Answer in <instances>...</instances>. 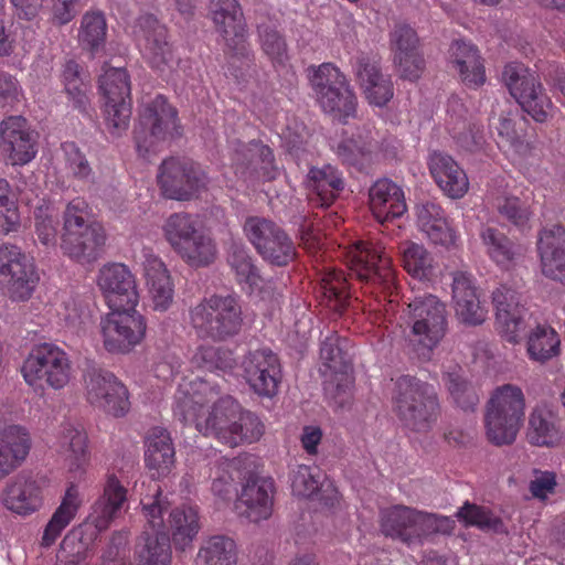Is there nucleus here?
Instances as JSON below:
<instances>
[{"mask_svg": "<svg viewBox=\"0 0 565 565\" xmlns=\"http://www.w3.org/2000/svg\"><path fill=\"white\" fill-rule=\"evenodd\" d=\"M448 61L459 73L462 83L477 88L486 82V73L479 50L463 40H455L448 50Z\"/></svg>", "mask_w": 565, "mask_h": 565, "instance_id": "72a5a7b5", "label": "nucleus"}, {"mask_svg": "<svg viewBox=\"0 0 565 565\" xmlns=\"http://www.w3.org/2000/svg\"><path fill=\"white\" fill-rule=\"evenodd\" d=\"M411 544L422 542L434 534H450L454 530V522L447 516L426 513L415 510Z\"/></svg>", "mask_w": 565, "mask_h": 565, "instance_id": "052dcab7", "label": "nucleus"}, {"mask_svg": "<svg viewBox=\"0 0 565 565\" xmlns=\"http://www.w3.org/2000/svg\"><path fill=\"white\" fill-rule=\"evenodd\" d=\"M443 381L452 402L459 408L465 412L475 411L480 401L479 392L461 366L455 365L445 371Z\"/></svg>", "mask_w": 565, "mask_h": 565, "instance_id": "a19ab883", "label": "nucleus"}, {"mask_svg": "<svg viewBox=\"0 0 565 565\" xmlns=\"http://www.w3.org/2000/svg\"><path fill=\"white\" fill-rule=\"evenodd\" d=\"M542 275L565 286V227L552 225L539 232L536 243Z\"/></svg>", "mask_w": 565, "mask_h": 565, "instance_id": "b1692460", "label": "nucleus"}, {"mask_svg": "<svg viewBox=\"0 0 565 565\" xmlns=\"http://www.w3.org/2000/svg\"><path fill=\"white\" fill-rule=\"evenodd\" d=\"M394 399L397 417L415 433L431 430L441 414L436 387L415 376L403 375L397 379Z\"/></svg>", "mask_w": 565, "mask_h": 565, "instance_id": "7ed1b4c3", "label": "nucleus"}, {"mask_svg": "<svg viewBox=\"0 0 565 565\" xmlns=\"http://www.w3.org/2000/svg\"><path fill=\"white\" fill-rule=\"evenodd\" d=\"M157 182L166 199L190 201L206 188L209 179L195 162L185 158L169 157L159 166Z\"/></svg>", "mask_w": 565, "mask_h": 565, "instance_id": "4468645a", "label": "nucleus"}, {"mask_svg": "<svg viewBox=\"0 0 565 565\" xmlns=\"http://www.w3.org/2000/svg\"><path fill=\"white\" fill-rule=\"evenodd\" d=\"M0 499L8 510L20 515H29L42 505L40 486L25 473H19L7 483Z\"/></svg>", "mask_w": 565, "mask_h": 565, "instance_id": "2f4dec72", "label": "nucleus"}, {"mask_svg": "<svg viewBox=\"0 0 565 565\" xmlns=\"http://www.w3.org/2000/svg\"><path fill=\"white\" fill-rule=\"evenodd\" d=\"M429 171L440 190L451 199L462 198L469 181L466 172L449 154L434 151L429 156Z\"/></svg>", "mask_w": 565, "mask_h": 565, "instance_id": "7c9ffc66", "label": "nucleus"}, {"mask_svg": "<svg viewBox=\"0 0 565 565\" xmlns=\"http://www.w3.org/2000/svg\"><path fill=\"white\" fill-rule=\"evenodd\" d=\"M527 440L534 446H553L559 439V433L550 412L535 409L529 419Z\"/></svg>", "mask_w": 565, "mask_h": 565, "instance_id": "13d9d810", "label": "nucleus"}, {"mask_svg": "<svg viewBox=\"0 0 565 565\" xmlns=\"http://www.w3.org/2000/svg\"><path fill=\"white\" fill-rule=\"evenodd\" d=\"M525 397L512 384L497 387L486 406L484 428L488 440L494 446L512 445L524 420Z\"/></svg>", "mask_w": 565, "mask_h": 565, "instance_id": "39448f33", "label": "nucleus"}, {"mask_svg": "<svg viewBox=\"0 0 565 565\" xmlns=\"http://www.w3.org/2000/svg\"><path fill=\"white\" fill-rule=\"evenodd\" d=\"M97 285L111 310L132 309L138 303L135 276L124 264L104 265L98 271Z\"/></svg>", "mask_w": 565, "mask_h": 565, "instance_id": "4be33fe9", "label": "nucleus"}, {"mask_svg": "<svg viewBox=\"0 0 565 565\" xmlns=\"http://www.w3.org/2000/svg\"><path fill=\"white\" fill-rule=\"evenodd\" d=\"M310 84L317 102L324 113L331 114L342 124L356 115V96L345 76L338 67L324 63L317 68L311 67Z\"/></svg>", "mask_w": 565, "mask_h": 565, "instance_id": "9d476101", "label": "nucleus"}, {"mask_svg": "<svg viewBox=\"0 0 565 565\" xmlns=\"http://www.w3.org/2000/svg\"><path fill=\"white\" fill-rule=\"evenodd\" d=\"M66 169L72 177L85 183L95 184L96 177L85 153L74 141H65L61 145Z\"/></svg>", "mask_w": 565, "mask_h": 565, "instance_id": "680f3d73", "label": "nucleus"}, {"mask_svg": "<svg viewBox=\"0 0 565 565\" xmlns=\"http://www.w3.org/2000/svg\"><path fill=\"white\" fill-rule=\"evenodd\" d=\"M350 277L379 286L383 292L392 295L397 288L395 271L390 258L383 256L369 244L360 242L351 252Z\"/></svg>", "mask_w": 565, "mask_h": 565, "instance_id": "6ab92c4d", "label": "nucleus"}, {"mask_svg": "<svg viewBox=\"0 0 565 565\" xmlns=\"http://www.w3.org/2000/svg\"><path fill=\"white\" fill-rule=\"evenodd\" d=\"M237 546L235 541L224 534L203 539L195 556L196 565H236Z\"/></svg>", "mask_w": 565, "mask_h": 565, "instance_id": "ea45409f", "label": "nucleus"}, {"mask_svg": "<svg viewBox=\"0 0 565 565\" xmlns=\"http://www.w3.org/2000/svg\"><path fill=\"white\" fill-rule=\"evenodd\" d=\"M188 265L192 267H205L216 258V245L214 241L198 231L174 250Z\"/></svg>", "mask_w": 565, "mask_h": 565, "instance_id": "49530a36", "label": "nucleus"}, {"mask_svg": "<svg viewBox=\"0 0 565 565\" xmlns=\"http://www.w3.org/2000/svg\"><path fill=\"white\" fill-rule=\"evenodd\" d=\"M274 483L270 479H248L236 502V510L250 522L270 516L273 510Z\"/></svg>", "mask_w": 565, "mask_h": 565, "instance_id": "c756f323", "label": "nucleus"}, {"mask_svg": "<svg viewBox=\"0 0 565 565\" xmlns=\"http://www.w3.org/2000/svg\"><path fill=\"white\" fill-rule=\"evenodd\" d=\"M145 276L153 310L167 311L173 302L174 290L164 264L157 257H148Z\"/></svg>", "mask_w": 565, "mask_h": 565, "instance_id": "e433bc0d", "label": "nucleus"}, {"mask_svg": "<svg viewBox=\"0 0 565 565\" xmlns=\"http://www.w3.org/2000/svg\"><path fill=\"white\" fill-rule=\"evenodd\" d=\"M495 319L500 333L510 343H518L526 329L527 310L521 305V296L504 285L492 292Z\"/></svg>", "mask_w": 565, "mask_h": 565, "instance_id": "5701e85b", "label": "nucleus"}, {"mask_svg": "<svg viewBox=\"0 0 565 565\" xmlns=\"http://www.w3.org/2000/svg\"><path fill=\"white\" fill-rule=\"evenodd\" d=\"M212 15L216 30L225 42L224 54L228 71L238 77L237 70L248 66L253 56L243 10L237 0H217Z\"/></svg>", "mask_w": 565, "mask_h": 565, "instance_id": "1a4fd4ad", "label": "nucleus"}, {"mask_svg": "<svg viewBox=\"0 0 565 565\" xmlns=\"http://www.w3.org/2000/svg\"><path fill=\"white\" fill-rule=\"evenodd\" d=\"M355 75L371 105L383 107L392 99L393 84L391 78L382 73L377 55L367 53L358 55Z\"/></svg>", "mask_w": 565, "mask_h": 565, "instance_id": "a878e982", "label": "nucleus"}, {"mask_svg": "<svg viewBox=\"0 0 565 565\" xmlns=\"http://www.w3.org/2000/svg\"><path fill=\"white\" fill-rule=\"evenodd\" d=\"M218 415L216 423L204 424V430L230 447L242 443L258 440L264 434V424L249 411H243L239 404L231 396L218 398Z\"/></svg>", "mask_w": 565, "mask_h": 565, "instance_id": "9b49d317", "label": "nucleus"}, {"mask_svg": "<svg viewBox=\"0 0 565 565\" xmlns=\"http://www.w3.org/2000/svg\"><path fill=\"white\" fill-rule=\"evenodd\" d=\"M561 339L550 326L537 324L527 337V353L531 360L544 363L559 353Z\"/></svg>", "mask_w": 565, "mask_h": 565, "instance_id": "603ef678", "label": "nucleus"}, {"mask_svg": "<svg viewBox=\"0 0 565 565\" xmlns=\"http://www.w3.org/2000/svg\"><path fill=\"white\" fill-rule=\"evenodd\" d=\"M243 375L259 396L273 397L281 382L279 358L268 348L249 351L242 361Z\"/></svg>", "mask_w": 565, "mask_h": 565, "instance_id": "aec40b11", "label": "nucleus"}, {"mask_svg": "<svg viewBox=\"0 0 565 565\" xmlns=\"http://www.w3.org/2000/svg\"><path fill=\"white\" fill-rule=\"evenodd\" d=\"M135 33L145 43V52L153 68L162 70L172 58L168 30L152 14L138 18Z\"/></svg>", "mask_w": 565, "mask_h": 565, "instance_id": "bb28decb", "label": "nucleus"}, {"mask_svg": "<svg viewBox=\"0 0 565 565\" xmlns=\"http://www.w3.org/2000/svg\"><path fill=\"white\" fill-rule=\"evenodd\" d=\"M227 263L235 273L238 285H246L250 291L262 281L257 267L246 247L233 243L227 253Z\"/></svg>", "mask_w": 565, "mask_h": 565, "instance_id": "6e6d98bb", "label": "nucleus"}, {"mask_svg": "<svg viewBox=\"0 0 565 565\" xmlns=\"http://www.w3.org/2000/svg\"><path fill=\"white\" fill-rule=\"evenodd\" d=\"M31 447L29 433L20 425H7L0 413V480L15 470Z\"/></svg>", "mask_w": 565, "mask_h": 565, "instance_id": "c85d7f7f", "label": "nucleus"}, {"mask_svg": "<svg viewBox=\"0 0 565 565\" xmlns=\"http://www.w3.org/2000/svg\"><path fill=\"white\" fill-rule=\"evenodd\" d=\"M416 210L418 227L431 243L443 246L455 244V232L449 226L445 211L439 204L427 201Z\"/></svg>", "mask_w": 565, "mask_h": 565, "instance_id": "4c0bfd02", "label": "nucleus"}, {"mask_svg": "<svg viewBox=\"0 0 565 565\" xmlns=\"http://www.w3.org/2000/svg\"><path fill=\"white\" fill-rule=\"evenodd\" d=\"M126 501V488L116 476H109L103 494L92 508L88 522L73 527L64 536L58 556L61 562L64 565H82L97 533L108 529L120 516Z\"/></svg>", "mask_w": 565, "mask_h": 565, "instance_id": "f257e3e1", "label": "nucleus"}, {"mask_svg": "<svg viewBox=\"0 0 565 565\" xmlns=\"http://www.w3.org/2000/svg\"><path fill=\"white\" fill-rule=\"evenodd\" d=\"M198 231L199 228L193 217L183 212L171 214L163 225L164 237L173 250L180 247Z\"/></svg>", "mask_w": 565, "mask_h": 565, "instance_id": "0e129e2a", "label": "nucleus"}, {"mask_svg": "<svg viewBox=\"0 0 565 565\" xmlns=\"http://www.w3.org/2000/svg\"><path fill=\"white\" fill-rule=\"evenodd\" d=\"M480 238L487 255L502 269H512L524 257V247L495 227H483L480 231Z\"/></svg>", "mask_w": 565, "mask_h": 565, "instance_id": "f704fd0d", "label": "nucleus"}, {"mask_svg": "<svg viewBox=\"0 0 565 565\" xmlns=\"http://www.w3.org/2000/svg\"><path fill=\"white\" fill-rule=\"evenodd\" d=\"M87 204L83 199L72 200L64 211V225L61 248L70 258L90 264L104 250L106 233L96 222L87 221Z\"/></svg>", "mask_w": 565, "mask_h": 565, "instance_id": "20e7f679", "label": "nucleus"}, {"mask_svg": "<svg viewBox=\"0 0 565 565\" xmlns=\"http://www.w3.org/2000/svg\"><path fill=\"white\" fill-rule=\"evenodd\" d=\"M414 515H416L415 509L405 505L382 510L380 513L382 533L411 544Z\"/></svg>", "mask_w": 565, "mask_h": 565, "instance_id": "8fccbe9b", "label": "nucleus"}, {"mask_svg": "<svg viewBox=\"0 0 565 565\" xmlns=\"http://www.w3.org/2000/svg\"><path fill=\"white\" fill-rule=\"evenodd\" d=\"M495 210L502 218L519 230L524 231L530 227L532 212L520 198L514 195L497 198Z\"/></svg>", "mask_w": 565, "mask_h": 565, "instance_id": "e2e57ef3", "label": "nucleus"}, {"mask_svg": "<svg viewBox=\"0 0 565 565\" xmlns=\"http://www.w3.org/2000/svg\"><path fill=\"white\" fill-rule=\"evenodd\" d=\"M193 366L202 371L231 373L237 365L234 351L213 344L199 345L191 359Z\"/></svg>", "mask_w": 565, "mask_h": 565, "instance_id": "a18cd8bd", "label": "nucleus"}, {"mask_svg": "<svg viewBox=\"0 0 565 565\" xmlns=\"http://www.w3.org/2000/svg\"><path fill=\"white\" fill-rule=\"evenodd\" d=\"M258 40L263 52L274 64L282 65L288 58V45L278 25L271 19L257 24Z\"/></svg>", "mask_w": 565, "mask_h": 565, "instance_id": "864d4df0", "label": "nucleus"}, {"mask_svg": "<svg viewBox=\"0 0 565 565\" xmlns=\"http://www.w3.org/2000/svg\"><path fill=\"white\" fill-rule=\"evenodd\" d=\"M21 372L25 382L34 387L47 386L60 390L71 376L67 354L51 343L35 345L25 359Z\"/></svg>", "mask_w": 565, "mask_h": 565, "instance_id": "ddd939ff", "label": "nucleus"}, {"mask_svg": "<svg viewBox=\"0 0 565 565\" xmlns=\"http://www.w3.org/2000/svg\"><path fill=\"white\" fill-rule=\"evenodd\" d=\"M175 451L170 434L162 428H153L146 440L145 461L153 478L170 473L175 461Z\"/></svg>", "mask_w": 565, "mask_h": 565, "instance_id": "c9c22d12", "label": "nucleus"}, {"mask_svg": "<svg viewBox=\"0 0 565 565\" xmlns=\"http://www.w3.org/2000/svg\"><path fill=\"white\" fill-rule=\"evenodd\" d=\"M143 545L139 551L142 565H170V541L164 534L142 535Z\"/></svg>", "mask_w": 565, "mask_h": 565, "instance_id": "69168bd1", "label": "nucleus"}, {"mask_svg": "<svg viewBox=\"0 0 565 565\" xmlns=\"http://www.w3.org/2000/svg\"><path fill=\"white\" fill-rule=\"evenodd\" d=\"M351 343L345 337L331 332L321 342L320 358L334 374H348L352 367Z\"/></svg>", "mask_w": 565, "mask_h": 565, "instance_id": "c03bdc74", "label": "nucleus"}, {"mask_svg": "<svg viewBox=\"0 0 565 565\" xmlns=\"http://www.w3.org/2000/svg\"><path fill=\"white\" fill-rule=\"evenodd\" d=\"M189 319L198 338L225 342L237 337L244 327L241 297L232 294H212L189 310Z\"/></svg>", "mask_w": 565, "mask_h": 565, "instance_id": "f03ea898", "label": "nucleus"}, {"mask_svg": "<svg viewBox=\"0 0 565 565\" xmlns=\"http://www.w3.org/2000/svg\"><path fill=\"white\" fill-rule=\"evenodd\" d=\"M172 542L177 550L184 551L191 546L201 530L198 508L182 505L170 513Z\"/></svg>", "mask_w": 565, "mask_h": 565, "instance_id": "79ce46f5", "label": "nucleus"}, {"mask_svg": "<svg viewBox=\"0 0 565 565\" xmlns=\"http://www.w3.org/2000/svg\"><path fill=\"white\" fill-rule=\"evenodd\" d=\"M411 328L408 341L422 360H429L434 348L444 338L447 327L446 306L434 295L416 297L405 310Z\"/></svg>", "mask_w": 565, "mask_h": 565, "instance_id": "6e6552de", "label": "nucleus"}, {"mask_svg": "<svg viewBox=\"0 0 565 565\" xmlns=\"http://www.w3.org/2000/svg\"><path fill=\"white\" fill-rule=\"evenodd\" d=\"M87 401L114 417L125 416L130 402L127 387L111 372L88 367L84 374Z\"/></svg>", "mask_w": 565, "mask_h": 565, "instance_id": "dca6fc26", "label": "nucleus"}, {"mask_svg": "<svg viewBox=\"0 0 565 565\" xmlns=\"http://www.w3.org/2000/svg\"><path fill=\"white\" fill-rule=\"evenodd\" d=\"M308 183L320 198L322 205H330L344 189L342 174L330 164L311 168L308 173Z\"/></svg>", "mask_w": 565, "mask_h": 565, "instance_id": "de8ad7c7", "label": "nucleus"}, {"mask_svg": "<svg viewBox=\"0 0 565 565\" xmlns=\"http://www.w3.org/2000/svg\"><path fill=\"white\" fill-rule=\"evenodd\" d=\"M99 89L105 103L131 102L130 79L124 67H109L99 77Z\"/></svg>", "mask_w": 565, "mask_h": 565, "instance_id": "bf43d9fd", "label": "nucleus"}, {"mask_svg": "<svg viewBox=\"0 0 565 565\" xmlns=\"http://www.w3.org/2000/svg\"><path fill=\"white\" fill-rule=\"evenodd\" d=\"M62 82L73 107L82 113H88L90 104L87 92L89 86L83 76L81 65L76 61L68 60L63 65Z\"/></svg>", "mask_w": 565, "mask_h": 565, "instance_id": "3c124183", "label": "nucleus"}, {"mask_svg": "<svg viewBox=\"0 0 565 565\" xmlns=\"http://www.w3.org/2000/svg\"><path fill=\"white\" fill-rule=\"evenodd\" d=\"M0 147L12 164L29 163L36 154V140L22 116H10L0 124Z\"/></svg>", "mask_w": 565, "mask_h": 565, "instance_id": "393cba45", "label": "nucleus"}, {"mask_svg": "<svg viewBox=\"0 0 565 565\" xmlns=\"http://www.w3.org/2000/svg\"><path fill=\"white\" fill-rule=\"evenodd\" d=\"M243 230L249 243L266 263L286 267L295 260L297 250L294 241L274 221L260 216H248Z\"/></svg>", "mask_w": 565, "mask_h": 565, "instance_id": "f8f14e48", "label": "nucleus"}, {"mask_svg": "<svg viewBox=\"0 0 565 565\" xmlns=\"http://www.w3.org/2000/svg\"><path fill=\"white\" fill-rule=\"evenodd\" d=\"M174 136H180L177 108L163 95L145 102L134 128L138 156L150 160L159 151L160 145Z\"/></svg>", "mask_w": 565, "mask_h": 565, "instance_id": "0eeeda50", "label": "nucleus"}, {"mask_svg": "<svg viewBox=\"0 0 565 565\" xmlns=\"http://www.w3.org/2000/svg\"><path fill=\"white\" fill-rule=\"evenodd\" d=\"M60 447L70 462V470L82 472L88 462L86 433L71 424L64 425L60 437Z\"/></svg>", "mask_w": 565, "mask_h": 565, "instance_id": "09e8293b", "label": "nucleus"}, {"mask_svg": "<svg viewBox=\"0 0 565 565\" xmlns=\"http://www.w3.org/2000/svg\"><path fill=\"white\" fill-rule=\"evenodd\" d=\"M78 488L71 483L65 491L61 504L49 520L42 535L41 545L50 547L75 518L81 505Z\"/></svg>", "mask_w": 565, "mask_h": 565, "instance_id": "58836bf2", "label": "nucleus"}, {"mask_svg": "<svg viewBox=\"0 0 565 565\" xmlns=\"http://www.w3.org/2000/svg\"><path fill=\"white\" fill-rule=\"evenodd\" d=\"M369 198L371 211L381 223L401 217L407 210L403 190L388 179L377 180Z\"/></svg>", "mask_w": 565, "mask_h": 565, "instance_id": "473e14b6", "label": "nucleus"}, {"mask_svg": "<svg viewBox=\"0 0 565 565\" xmlns=\"http://www.w3.org/2000/svg\"><path fill=\"white\" fill-rule=\"evenodd\" d=\"M104 347L111 353H127L141 342L147 324L135 308L111 310L102 321Z\"/></svg>", "mask_w": 565, "mask_h": 565, "instance_id": "f3484780", "label": "nucleus"}, {"mask_svg": "<svg viewBox=\"0 0 565 565\" xmlns=\"http://www.w3.org/2000/svg\"><path fill=\"white\" fill-rule=\"evenodd\" d=\"M0 276L7 281L10 297L19 301L31 297L40 279L32 259L11 244L0 245Z\"/></svg>", "mask_w": 565, "mask_h": 565, "instance_id": "a211bd4d", "label": "nucleus"}, {"mask_svg": "<svg viewBox=\"0 0 565 565\" xmlns=\"http://www.w3.org/2000/svg\"><path fill=\"white\" fill-rule=\"evenodd\" d=\"M322 475L317 467L298 466L291 475V489L294 494L303 498L318 495L323 487Z\"/></svg>", "mask_w": 565, "mask_h": 565, "instance_id": "338daca9", "label": "nucleus"}, {"mask_svg": "<svg viewBox=\"0 0 565 565\" xmlns=\"http://www.w3.org/2000/svg\"><path fill=\"white\" fill-rule=\"evenodd\" d=\"M207 386L201 384L199 390L192 393L188 391H179L175 395V405L173 407L174 417L184 425H194V427L204 436H213V433L204 430V424H214L217 418L218 396L213 387H210V397H204Z\"/></svg>", "mask_w": 565, "mask_h": 565, "instance_id": "412c9836", "label": "nucleus"}, {"mask_svg": "<svg viewBox=\"0 0 565 565\" xmlns=\"http://www.w3.org/2000/svg\"><path fill=\"white\" fill-rule=\"evenodd\" d=\"M502 78L525 113L537 122L547 121L553 104L534 71L522 64L511 63L504 67Z\"/></svg>", "mask_w": 565, "mask_h": 565, "instance_id": "2eb2a0df", "label": "nucleus"}, {"mask_svg": "<svg viewBox=\"0 0 565 565\" xmlns=\"http://www.w3.org/2000/svg\"><path fill=\"white\" fill-rule=\"evenodd\" d=\"M399 253L404 269L414 278L424 280L433 275V257L423 245L403 242L399 245Z\"/></svg>", "mask_w": 565, "mask_h": 565, "instance_id": "5fc2aeb1", "label": "nucleus"}, {"mask_svg": "<svg viewBox=\"0 0 565 565\" xmlns=\"http://www.w3.org/2000/svg\"><path fill=\"white\" fill-rule=\"evenodd\" d=\"M107 24L103 12L88 11L81 22L78 41L81 45L92 54L104 47L106 41Z\"/></svg>", "mask_w": 565, "mask_h": 565, "instance_id": "4d7b16f0", "label": "nucleus"}, {"mask_svg": "<svg viewBox=\"0 0 565 565\" xmlns=\"http://www.w3.org/2000/svg\"><path fill=\"white\" fill-rule=\"evenodd\" d=\"M242 460L239 458L216 460L210 468V478L212 479L211 491L221 500H231L236 493V480L244 476L241 471Z\"/></svg>", "mask_w": 565, "mask_h": 565, "instance_id": "37998d69", "label": "nucleus"}, {"mask_svg": "<svg viewBox=\"0 0 565 565\" xmlns=\"http://www.w3.org/2000/svg\"><path fill=\"white\" fill-rule=\"evenodd\" d=\"M525 397L512 384L497 387L486 406L484 428L488 440L494 446L512 445L524 420Z\"/></svg>", "mask_w": 565, "mask_h": 565, "instance_id": "423d86ee", "label": "nucleus"}, {"mask_svg": "<svg viewBox=\"0 0 565 565\" xmlns=\"http://www.w3.org/2000/svg\"><path fill=\"white\" fill-rule=\"evenodd\" d=\"M451 287L457 318L468 326L482 324L488 310L481 303L471 277L463 271L454 273Z\"/></svg>", "mask_w": 565, "mask_h": 565, "instance_id": "cd10ccee", "label": "nucleus"}, {"mask_svg": "<svg viewBox=\"0 0 565 565\" xmlns=\"http://www.w3.org/2000/svg\"><path fill=\"white\" fill-rule=\"evenodd\" d=\"M372 140L362 136L342 139L335 147L338 159L348 166H356L371 152Z\"/></svg>", "mask_w": 565, "mask_h": 565, "instance_id": "774afa93", "label": "nucleus"}]
</instances>
